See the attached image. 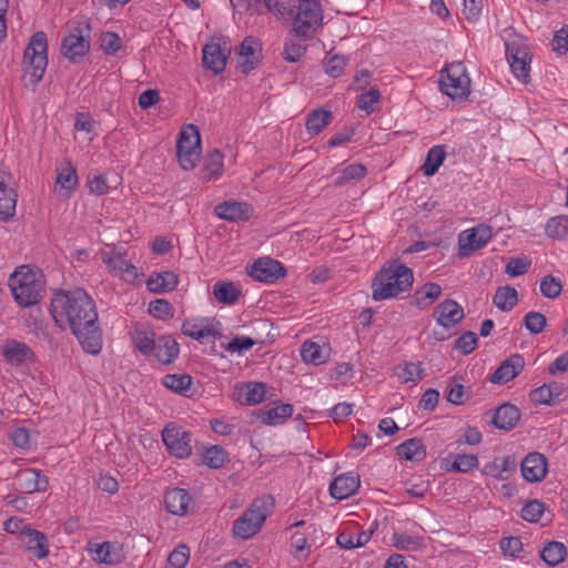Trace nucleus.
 I'll return each instance as SVG.
<instances>
[{
  "label": "nucleus",
  "mask_w": 568,
  "mask_h": 568,
  "mask_svg": "<svg viewBox=\"0 0 568 568\" xmlns=\"http://www.w3.org/2000/svg\"><path fill=\"white\" fill-rule=\"evenodd\" d=\"M50 313L60 328H70L87 353L98 355L101 352L102 331L95 303L83 288L55 292Z\"/></svg>",
  "instance_id": "nucleus-1"
},
{
  "label": "nucleus",
  "mask_w": 568,
  "mask_h": 568,
  "mask_svg": "<svg viewBox=\"0 0 568 568\" xmlns=\"http://www.w3.org/2000/svg\"><path fill=\"white\" fill-rule=\"evenodd\" d=\"M414 282L413 271L397 260L384 265L372 282V297L383 301L398 297L410 290Z\"/></svg>",
  "instance_id": "nucleus-2"
},
{
  "label": "nucleus",
  "mask_w": 568,
  "mask_h": 568,
  "mask_svg": "<svg viewBox=\"0 0 568 568\" xmlns=\"http://www.w3.org/2000/svg\"><path fill=\"white\" fill-rule=\"evenodd\" d=\"M9 286L13 298L22 307L38 304L45 293V282L41 271L26 265L10 275Z\"/></svg>",
  "instance_id": "nucleus-3"
},
{
  "label": "nucleus",
  "mask_w": 568,
  "mask_h": 568,
  "mask_svg": "<svg viewBox=\"0 0 568 568\" xmlns=\"http://www.w3.org/2000/svg\"><path fill=\"white\" fill-rule=\"evenodd\" d=\"M48 65V39L43 31L32 34L24 49L23 71L24 81L28 84H38L45 72Z\"/></svg>",
  "instance_id": "nucleus-4"
},
{
  "label": "nucleus",
  "mask_w": 568,
  "mask_h": 568,
  "mask_svg": "<svg viewBox=\"0 0 568 568\" xmlns=\"http://www.w3.org/2000/svg\"><path fill=\"white\" fill-rule=\"evenodd\" d=\"M270 510L264 499L254 500L251 506L234 521L233 535L240 539H248L256 535L265 523Z\"/></svg>",
  "instance_id": "nucleus-5"
},
{
  "label": "nucleus",
  "mask_w": 568,
  "mask_h": 568,
  "mask_svg": "<svg viewBox=\"0 0 568 568\" xmlns=\"http://www.w3.org/2000/svg\"><path fill=\"white\" fill-rule=\"evenodd\" d=\"M440 91L452 99H465L470 93V79L463 62H453L442 71Z\"/></svg>",
  "instance_id": "nucleus-6"
},
{
  "label": "nucleus",
  "mask_w": 568,
  "mask_h": 568,
  "mask_svg": "<svg viewBox=\"0 0 568 568\" xmlns=\"http://www.w3.org/2000/svg\"><path fill=\"white\" fill-rule=\"evenodd\" d=\"M176 152L180 165L184 170H192L201 154V135L196 125L186 124L180 132L176 142Z\"/></svg>",
  "instance_id": "nucleus-7"
},
{
  "label": "nucleus",
  "mask_w": 568,
  "mask_h": 568,
  "mask_svg": "<svg viewBox=\"0 0 568 568\" xmlns=\"http://www.w3.org/2000/svg\"><path fill=\"white\" fill-rule=\"evenodd\" d=\"M323 12L316 0H300L293 22L296 37H307L322 24Z\"/></svg>",
  "instance_id": "nucleus-8"
},
{
  "label": "nucleus",
  "mask_w": 568,
  "mask_h": 568,
  "mask_svg": "<svg viewBox=\"0 0 568 568\" xmlns=\"http://www.w3.org/2000/svg\"><path fill=\"white\" fill-rule=\"evenodd\" d=\"M506 55L514 75L527 84L530 81L531 55L527 44L513 41L506 43Z\"/></svg>",
  "instance_id": "nucleus-9"
},
{
  "label": "nucleus",
  "mask_w": 568,
  "mask_h": 568,
  "mask_svg": "<svg viewBox=\"0 0 568 568\" xmlns=\"http://www.w3.org/2000/svg\"><path fill=\"white\" fill-rule=\"evenodd\" d=\"M491 236V227L485 224L463 231L458 236V255L460 257L470 256L476 251L483 248Z\"/></svg>",
  "instance_id": "nucleus-10"
},
{
  "label": "nucleus",
  "mask_w": 568,
  "mask_h": 568,
  "mask_svg": "<svg viewBox=\"0 0 568 568\" xmlns=\"http://www.w3.org/2000/svg\"><path fill=\"white\" fill-rule=\"evenodd\" d=\"M191 433L168 424L162 432L163 442L169 452L178 458H186L192 453Z\"/></svg>",
  "instance_id": "nucleus-11"
},
{
  "label": "nucleus",
  "mask_w": 568,
  "mask_h": 568,
  "mask_svg": "<svg viewBox=\"0 0 568 568\" xmlns=\"http://www.w3.org/2000/svg\"><path fill=\"white\" fill-rule=\"evenodd\" d=\"M247 273L255 281L273 283L283 277L286 271L278 261L271 257H262L247 268Z\"/></svg>",
  "instance_id": "nucleus-12"
},
{
  "label": "nucleus",
  "mask_w": 568,
  "mask_h": 568,
  "mask_svg": "<svg viewBox=\"0 0 568 568\" xmlns=\"http://www.w3.org/2000/svg\"><path fill=\"white\" fill-rule=\"evenodd\" d=\"M90 49L89 34H84L80 27L70 29L69 33L62 40L63 55L72 62H78Z\"/></svg>",
  "instance_id": "nucleus-13"
},
{
  "label": "nucleus",
  "mask_w": 568,
  "mask_h": 568,
  "mask_svg": "<svg viewBox=\"0 0 568 568\" xmlns=\"http://www.w3.org/2000/svg\"><path fill=\"white\" fill-rule=\"evenodd\" d=\"M1 354L6 362L12 366L37 362V355L26 343L17 339H7L1 346Z\"/></svg>",
  "instance_id": "nucleus-14"
},
{
  "label": "nucleus",
  "mask_w": 568,
  "mask_h": 568,
  "mask_svg": "<svg viewBox=\"0 0 568 568\" xmlns=\"http://www.w3.org/2000/svg\"><path fill=\"white\" fill-rule=\"evenodd\" d=\"M13 178L10 173L0 170V220L9 221L13 217L17 205V193L13 189Z\"/></svg>",
  "instance_id": "nucleus-15"
},
{
  "label": "nucleus",
  "mask_w": 568,
  "mask_h": 568,
  "mask_svg": "<svg viewBox=\"0 0 568 568\" xmlns=\"http://www.w3.org/2000/svg\"><path fill=\"white\" fill-rule=\"evenodd\" d=\"M433 316L438 325L448 329L463 321L465 313L464 308L454 300H445L437 305Z\"/></svg>",
  "instance_id": "nucleus-16"
},
{
  "label": "nucleus",
  "mask_w": 568,
  "mask_h": 568,
  "mask_svg": "<svg viewBox=\"0 0 568 568\" xmlns=\"http://www.w3.org/2000/svg\"><path fill=\"white\" fill-rule=\"evenodd\" d=\"M547 458L538 452L529 453L520 464L523 477L530 483L541 481L547 475Z\"/></svg>",
  "instance_id": "nucleus-17"
},
{
  "label": "nucleus",
  "mask_w": 568,
  "mask_h": 568,
  "mask_svg": "<svg viewBox=\"0 0 568 568\" xmlns=\"http://www.w3.org/2000/svg\"><path fill=\"white\" fill-rule=\"evenodd\" d=\"M525 367V358L520 354H514L507 359L503 361L499 367L490 376L489 381L493 384H506L517 377Z\"/></svg>",
  "instance_id": "nucleus-18"
},
{
  "label": "nucleus",
  "mask_w": 568,
  "mask_h": 568,
  "mask_svg": "<svg viewBox=\"0 0 568 568\" xmlns=\"http://www.w3.org/2000/svg\"><path fill=\"white\" fill-rule=\"evenodd\" d=\"M361 486L359 476L355 473H345L336 476L329 485L333 498L342 500L354 495Z\"/></svg>",
  "instance_id": "nucleus-19"
},
{
  "label": "nucleus",
  "mask_w": 568,
  "mask_h": 568,
  "mask_svg": "<svg viewBox=\"0 0 568 568\" xmlns=\"http://www.w3.org/2000/svg\"><path fill=\"white\" fill-rule=\"evenodd\" d=\"M16 480L19 489L26 494L44 491L49 486L48 477L33 468L20 470L16 476Z\"/></svg>",
  "instance_id": "nucleus-20"
},
{
  "label": "nucleus",
  "mask_w": 568,
  "mask_h": 568,
  "mask_svg": "<svg viewBox=\"0 0 568 568\" xmlns=\"http://www.w3.org/2000/svg\"><path fill=\"white\" fill-rule=\"evenodd\" d=\"M258 49V42L254 37H246L239 50V60H237V69L244 73L248 74L252 70H254L258 63L260 59L256 54Z\"/></svg>",
  "instance_id": "nucleus-21"
},
{
  "label": "nucleus",
  "mask_w": 568,
  "mask_h": 568,
  "mask_svg": "<svg viewBox=\"0 0 568 568\" xmlns=\"http://www.w3.org/2000/svg\"><path fill=\"white\" fill-rule=\"evenodd\" d=\"M294 412L291 404L273 403V406L266 405L254 412L256 418L266 425H278L284 423Z\"/></svg>",
  "instance_id": "nucleus-22"
},
{
  "label": "nucleus",
  "mask_w": 568,
  "mask_h": 568,
  "mask_svg": "<svg viewBox=\"0 0 568 568\" xmlns=\"http://www.w3.org/2000/svg\"><path fill=\"white\" fill-rule=\"evenodd\" d=\"M180 354V345L176 339L171 335H163L155 342L154 352L151 356H154L160 363L169 365Z\"/></svg>",
  "instance_id": "nucleus-23"
},
{
  "label": "nucleus",
  "mask_w": 568,
  "mask_h": 568,
  "mask_svg": "<svg viewBox=\"0 0 568 568\" xmlns=\"http://www.w3.org/2000/svg\"><path fill=\"white\" fill-rule=\"evenodd\" d=\"M519 418V408L510 403H505L496 408L491 423L498 429L510 430L517 425Z\"/></svg>",
  "instance_id": "nucleus-24"
},
{
  "label": "nucleus",
  "mask_w": 568,
  "mask_h": 568,
  "mask_svg": "<svg viewBox=\"0 0 568 568\" xmlns=\"http://www.w3.org/2000/svg\"><path fill=\"white\" fill-rule=\"evenodd\" d=\"M191 500L192 498L189 491L183 488H172L164 495V503L168 511L176 516H184L187 514Z\"/></svg>",
  "instance_id": "nucleus-25"
},
{
  "label": "nucleus",
  "mask_w": 568,
  "mask_h": 568,
  "mask_svg": "<svg viewBox=\"0 0 568 568\" xmlns=\"http://www.w3.org/2000/svg\"><path fill=\"white\" fill-rule=\"evenodd\" d=\"M215 214L226 221H246L250 219V206L244 202L225 201L214 209Z\"/></svg>",
  "instance_id": "nucleus-26"
},
{
  "label": "nucleus",
  "mask_w": 568,
  "mask_h": 568,
  "mask_svg": "<svg viewBox=\"0 0 568 568\" xmlns=\"http://www.w3.org/2000/svg\"><path fill=\"white\" fill-rule=\"evenodd\" d=\"M265 384L250 382L235 388V399L244 405H255L265 398Z\"/></svg>",
  "instance_id": "nucleus-27"
},
{
  "label": "nucleus",
  "mask_w": 568,
  "mask_h": 568,
  "mask_svg": "<svg viewBox=\"0 0 568 568\" xmlns=\"http://www.w3.org/2000/svg\"><path fill=\"white\" fill-rule=\"evenodd\" d=\"M515 470V459L510 456H505L503 458H495L493 462L485 464L481 474L499 480H506Z\"/></svg>",
  "instance_id": "nucleus-28"
},
{
  "label": "nucleus",
  "mask_w": 568,
  "mask_h": 568,
  "mask_svg": "<svg viewBox=\"0 0 568 568\" xmlns=\"http://www.w3.org/2000/svg\"><path fill=\"white\" fill-rule=\"evenodd\" d=\"M178 283V274L172 271L153 272L146 281V287L150 292L162 294L173 291Z\"/></svg>",
  "instance_id": "nucleus-29"
},
{
  "label": "nucleus",
  "mask_w": 568,
  "mask_h": 568,
  "mask_svg": "<svg viewBox=\"0 0 568 568\" xmlns=\"http://www.w3.org/2000/svg\"><path fill=\"white\" fill-rule=\"evenodd\" d=\"M227 54L221 49L217 43H209L203 48V64L206 69L219 74L224 71L226 65Z\"/></svg>",
  "instance_id": "nucleus-30"
},
{
  "label": "nucleus",
  "mask_w": 568,
  "mask_h": 568,
  "mask_svg": "<svg viewBox=\"0 0 568 568\" xmlns=\"http://www.w3.org/2000/svg\"><path fill=\"white\" fill-rule=\"evenodd\" d=\"M26 548L37 558L42 559L49 554V541L47 536L36 529H28L21 539Z\"/></svg>",
  "instance_id": "nucleus-31"
},
{
  "label": "nucleus",
  "mask_w": 568,
  "mask_h": 568,
  "mask_svg": "<svg viewBox=\"0 0 568 568\" xmlns=\"http://www.w3.org/2000/svg\"><path fill=\"white\" fill-rule=\"evenodd\" d=\"M207 320H185L182 324L181 331L185 336L195 341L204 343L209 336L215 337L217 333L206 324Z\"/></svg>",
  "instance_id": "nucleus-32"
},
{
  "label": "nucleus",
  "mask_w": 568,
  "mask_h": 568,
  "mask_svg": "<svg viewBox=\"0 0 568 568\" xmlns=\"http://www.w3.org/2000/svg\"><path fill=\"white\" fill-rule=\"evenodd\" d=\"M518 303V293L515 287L505 285L496 290L493 304L501 312L511 311Z\"/></svg>",
  "instance_id": "nucleus-33"
},
{
  "label": "nucleus",
  "mask_w": 568,
  "mask_h": 568,
  "mask_svg": "<svg viewBox=\"0 0 568 568\" xmlns=\"http://www.w3.org/2000/svg\"><path fill=\"white\" fill-rule=\"evenodd\" d=\"M397 455L406 460H422L426 456V449L422 439L410 438L402 443L396 448Z\"/></svg>",
  "instance_id": "nucleus-34"
},
{
  "label": "nucleus",
  "mask_w": 568,
  "mask_h": 568,
  "mask_svg": "<svg viewBox=\"0 0 568 568\" xmlns=\"http://www.w3.org/2000/svg\"><path fill=\"white\" fill-rule=\"evenodd\" d=\"M541 559L550 567L561 564L567 557V547L560 541H549L540 551Z\"/></svg>",
  "instance_id": "nucleus-35"
},
{
  "label": "nucleus",
  "mask_w": 568,
  "mask_h": 568,
  "mask_svg": "<svg viewBox=\"0 0 568 568\" xmlns=\"http://www.w3.org/2000/svg\"><path fill=\"white\" fill-rule=\"evenodd\" d=\"M332 112L324 109L312 111L306 119V130L310 134L316 135L322 132L331 122Z\"/></svg>",
  "instance_id": "nucleus-36"
},
{
  "label": "nucleus",
  "mask_w": 568,
  "mask_h": 568,
  "mask_svg": "<svg viewBox=\"0 0 568 568\" xmlns=\"http://www.w3.org/2000/svg\"><path fill=\"white\" fill-rule=\"evenodd\" d=\"M446 158V151L444 145H435L429 149L426 155V160L422 165L420 170L426 176L434 175Z\"/></svg>",
  "instance_id": "nucleus-37"
},
{
  "label": "nucleus",
  "mask_w": 568,
  "mask_h": 568,
  "mask_svg": "<svg viewBox=\"0 0 568 568\" xmlns=\"http://www.w3.org/2000/svg\"><path fill=\"white\" fill-rule=\"evenodd\" d=\"M223 159H224V155L220 150H217V149L213 150L205 159V162H204V165L202 169L203 179H205V180L217 179L222 174V171H223Z\"/></svg>",
  "instance_id": "nucleus-38"
},
{
  "label": "nucleus",
  "mask_w": 568,
  "mask_h": 568,
  "mask_svg": "<svg viewBox=\"0 0 568 568\" xmlns=\"http://www.w3.org/2000/svg\"><path fill=\"white\" fill-rule=\"evenodd\" d=\"M213 295L219 303L234 304L241 296L240 290L232 282H217L213 286Z\"/></svg>",
  "instance_id": "nucleus-39"
},
{
  "label": "nucleus",
  "mask_w": 568,
  "mask_h": 568,
  "mask_svg": "<svg viewBox=\"0 0 568 568\" xmlns=\"http://www.w3.org/2000/svg\"><path fill=\"white\" fill-rule=\"evenodd\" d=\"M155 334L152 331L136 328L132 335L134 347L145 356H151L154 352L156 339Z\"/></svg>",
  "instance_id": "nucleus-40"
},
{
  "label": "nucleus",
  "mask_w": 568,
  "mask_h": 568,
  "mask_svg": "<svg viewBox=\"0 0 568 568\" xmlns=\"http://www.w3.org/2000/svg\"><path fill=\"white\" fill-rule=\"evenodd\" d=\"M442 287L437 283H426L415 293V305L424 310L440 296Z\"/></svg>",
  "instance_id": "nucleus-41"
},
{
  "label": "nucleus",
  "mask_w": 568,
  "mask_h": 568,
  "mask_svg": "<svg viewBox=\"0 0 568 568\" xmlns=\"http://www.w3.org/2000/svg\"><path fill=\"white\" fill-rule=\"evenodd\" d=\"M57 171V184H59L62 189H65L68 191H72L77 187V170L72 166L70 162H63Z\"/></svg>",
  "instance_id": "nucleus-42"
},
{
  "label": "nucleus",
  "mask_w": 568,
  "mask_h": 568,
  "mask_svg": "<svg viewBox=\"0 0 568 568\" xmlns=\"http://www.w3.org/2000/svg\"><path fill=\"white\" fill-rule=\"evenodd\" d=\"M301 356L305 363L314 365L323 364L326 361L321 345L311 341H306L302 345Z\"/></svg>",
  "instance_id": "nucleus-43"
},
{
  "label": "nucleus",
  "mask_w": 568,
  "mask_h": 568,
  "mask_svg": "<svg viewBox=\"0 0 568 568\" xmlns=\"http://www.w3.org/2000/svg\"><path fill=\"white\" fill-rule=\"evenodd\" d=\"M226 452L223 447L214 445L209 447L203 454V464L210 468L219 469L226 462Z\"/></svg>",
  "instance_id": "nucleus-44"
},
{
  "label": "nucleus",
  "mask_w": 568,
  "mask_h": 568,
  "mask_svg": "<svg viewBox=\"0 0 568 568\" xmlns=\"http://www.w3.org/2000/svg\"><path fill=\"white\" fill-rule=\"evenodd\" d=\"M546 234L551 239H564L568 234V215L551 217L546 224Z\"/></svg>",
  "instance_id": "nucleus-45"
},
{
  "label": "nucleus",
  "mask_w": 568,
  "mask_h": 568,
  "mask_svg": "<svg viewBox=\"0 0 568 568\" xmlns=\"http://www.w3.org/2000/svg\"><path fill=\"white\" fill-rule=\"evenodd\" d=\"M163 384L171 390L183 394L190 388L192 377L189 374H169L164 377Z\"/></svg>",
  "instance_id": "nucleus-46"
},
{
  "label": "nucleus",
  "mask_w": 568,
  "mask_h": 568,
  "mask_svg": "<svg viewBox=\"0 0 568 568\" xmlns=\"http://www.w3.org/2000/svg\"><path fill=\"white\" fill-rule=\"evenodd\" d=\"M311 546L303 532H295L291 537V554L296 559H306L310 555Z\"/></svg>",
  "instance_id": "nucleus-47"
},
{
  "label": "nucleus",
  "mask_w": 568,
  "mask_h": 568,
  "mask_svg": "<svg viewBox=\"0 0 568 568\" xmlns=\"http://www.w3.org/2000/svg\"><path fill=\"white\" fill-rule=\"evenodd\" d=\"M149 314L154 318L166 321L174 315V308L166 300H155L149 304Z\"/></svg>",
  "instance_id": "nucleus-48"
},
{
  "label": "nucleus",
  "mask_w": 568,
  "mask_h": 568,
  "mask_svg": "<svg viewBox=\"0 0 568 568\" xmlns=\"http://www.w3.org/2000/svg\"><path fill=\"white\" fill-rule=\"evenodd\" d=\"M478 467V457L474 454H458L450 469L458 473H468Z\"/></svg>",
  "instance_id": "nucleus-49"
},
{
  "label": "nucleus",
  "mask_w": 568,
  "mask_h": 568,
  "mask_svg": "<svg viewBox=\"0 0 568 568\" xmlns=\"http://www.w3.org/2000/svg\"><path fill=\"white\" fill-rule=\"evenodd\" d=\"M524 325L527 331L536 335L545 329L547 325V318L540 312L531 311L525 315Z\"/></svg>",
  "instance_id": "nucleus-50"
},
{
  "label": "nucleus",
  "mask_w": 568,
  "mask_h": 568,
  "mask_svg": "<svg viewBox=\"0 0 568 568\" xmlns=\"http://www.w3.org/2000/svg\"><path fill=\"white\" fill-rule=\"evenodd\" d=\"M545 511V505L538 499L526 503L521 508V518L526 521L537 523Z\"/></svg>",
  "instance_id": "nucleus-51"
},
{
  "label": "nucleus",
  "mask_w": 568,
  "mask_h": 568,
  "mask_svg": "<svg viewBox=\"0 0 568 568\" xmlns=\"http://www.w3.org/2000/svg\"><path fill=\"white\" fill-rule=\"evenodd\" d=\"M562 285L559 278L545 275L540 281V292L547 298H556L560 295Z\"/></svg>",
  "instance_id": "nucleus-52"
},
{
  "label": "nucleus",
  "mask_w": 568,
  "mask_h": 568,
  "mask_svg": "<svg viewBox=\"0 0 568 568\" xmlns=\"http://www.w3.org/2000/svg\"><path fill=\"white\" fill-rule=\"evenodd\" d=\"M366 174V168L362 164H351L346 166L341 175L335 181V184L341 186L353 180H359Z\"/></svg>",
  "instance_id": "nucleus-53"
},
{
  "label": "nucleus",
  "mask_w": 568,
  "mask_h": 568,
  "mask_svg": "<svg viewBox=\"0 0 568 568\" xmlns=\"http://www.w3.org/2000/svg\"><path fill=\"white\" fill-rule=\"evenodd\" d=\"M189 547L186 545H180L169 555L166 568H184L189 561Z\"/></svg>",
  "instance_id": "nucleus-54"
},
{
  "label": "nucleus",
  "mask_w": 568,
  "mask_h": 568,
  "mask_svg": "<svg viewBox=\"0 0 568 568\" xmlns=\"http://www.w3.org/2000/svg\"><path fill=\"white\" fill-rule=\"evenodd\" d=\"M306 47L295 39H287L284 44L283 57L288 62H296L305 53Z\"/></svg>",
  "instance_id": "nucleus-55"
},
{
  "label": "nucleus",
  "mask_w": 568,
  "mask_h": 568,
  "mask_svg": "<svg viewBox=\"0 0 568 568\" xmlns=\"http://www.w3.org/2000/svg\"><path fill=\"white\" fill-rule=\"evenodd\" d=\"M323 64L327 74L337 78L343 73L346 61L343 55L331 54L324 59Z\"/></svg>",
  "instance_id": "nucleus-56"
},
{
  "label": "nucleus",
  "mask_w": 568,
  "mask_h": 568,
  "mask_svg": "<svg viewBox=\"0 0 568 568\" xmlns=\"http://www.w3.org/2000/svg\"><path fill=\"white\" fill-rule=\"evenodd\" d=\"M422 368L415 363H406L396 367V375L403 383L415 382L422 378Z\"/></svg>",
  "instance_id": "nucleus-57"
},
{
  "label": "nucleus",
  "mask_w": 568,
  "mask_h": 568,
  "mask_svg": "<svg viewBox=\"0 0 568 568\" xmlns=\"http://www.w3.org/2000/svg\"><path fill=\"white\" fill-rule=\"evenodd\" d=\"M478 338L474 332H465L454 343V347L463 354L468 355L477 347Z\"/></svg>",
  "instance_id": "nucleus-58"
},
{
  "label": "nucleus",
  "mask_w": 568,
  "mask_h": 568,
  "mask_svg": "<svg viewBox=\"0 0 568 568\" xmlns=\"http://www.w3.org/2000/svg\"><path fill=\"white\" fill-rule=\"evenodd\" d=\"M379 91L376 88H372L367 92L361 94L357 106L369 114L375 110L374 105L379 101Z\"/></svg>",
  "instance_id": "nucleus-59"
},
{
  "label": "nucleus",
  "mask_w": 568,
  "mask_h": 568,
  "mask_svg": "<svg viewBox=\"0 0 568 568\" xmlns=\"http://www.w3.org/2000/svg\"><path fill=\"white\" fill-rule=\"evenodd\" d=\"M531 263L527 257H511L506 267L505 272L510 276H520L528 272Z\"/></svg>",
  "instance_id": "nucleus-60"
},
{
  "label": "nucleus",
  "mask_w": 568,
  "mask_h": 568,
  "mask_svg": "<svg viewBox=\"0 0 568 568\" xmlns=\"http://www.w3.org/2000/svg\"><path fill=\"white\" fill-rule=\"evenodd\" d=\"M100 48L106 54H114L121 48V39L114 32H105L100 37Z\"/></svg>",
  "instance_id": "nucleus-61"
},
{
  "label": "nucleus",
  "mask_w": 568,
  "mask_h": 568,
  "mask_svg": "<svg viewBox=\"0 0 568 568\" xmlns=\"http://www.w3.org/2000/svg\"><path fill=\"white\" fill-rule=\"evenodd\" d=\"M530 400L536 405H552L555 404L551 390L549 389L547 384L541 385L532 389L529 394Z\"/></svg>",
  "instance_id": "nucleus-62"
},
{
  "label": "nucleus",
  "mask_w": 568,
  "mask_h": 568,
  "mask_svg": "<svg viewBox=\"0 0 568 568\" xmlns=\"http://www.w3.org/2000/svg\"><path fill=\"white\" fill-rule=\"evenodd\" d=\"M499 544L500 549L506 556L518 557L519 552L523 550L520 537H505Z\"/></svg>",
  "instance_id": "nucleus-63"
},
{
  "label": "nucleus",
  "mask_w": 568,
  "mask_h": 568,
  "mask_svg": "<svg viewBox=\"0 0 568 568\" xmlns=\"http://www.w3.org/2000/svg\"><path fill=\"white\" fill-rule=\"evenodd\" d=\"M446 399L454 405H462L466 399L465 387L458 383H449L446 388Z\"/></svg>",
  "instance_id": "nucleus-64"
}]
</instances>
